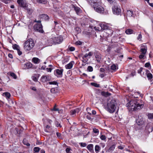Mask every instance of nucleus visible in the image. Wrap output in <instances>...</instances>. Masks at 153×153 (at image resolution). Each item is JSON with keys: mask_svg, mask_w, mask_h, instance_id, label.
<instances>
[{"mask_svg": "<svg viewBox=\"0 0 153 153\" xmlns=\"http://www.w3.org/2000/svg\"><path fill=\"white\" fill-rule=\"evenodd\" d=\"M3 94L8 98H9L10 96V94L7 92H5Z\"/></svg>", "mask_w": 153, "mask_h": 153, "instance_id": "nucleus-36", "label": "nucleus"}, {"mask_svg": "<svg viewBox=\"0 0 153 153\" xmlns=\"http://www.w3.org/2000/svg\"><path fill=\"white\" fill-rule=\"evenodd\" d=\"M73 7L74 10L75 11L77 14L79 15L82 12V10L81 9L77 6H73Z\"/></svg>", "mask_w": 153, "mask_h": 153, "instance_id": "nucleus-16", "label": "nucleus"}, {"mask_svg": "<svg viewBox=\"0 0 153 153\" xmlns=\"http://www.w3.org/2000/svg\"><path fill=\"white\" fill-rule=\"evenodd\" d=\"M94 8L96 12L100 13H103L104 12V9L102 6L101 2H99V4L94 6Z\"/></svg>", "mask_w": 153, "mask_h": 153, "instance_id": "nucleus-4", "label": "nucleus"}, {"mask_svg": "<svg viewBox=\"0 0 153 153\" xmlns=\"http://www.w3.org/2000/svg\"><path fill=\"white\" fill-rule=\"evenodd\" d=\"M33 80H34V81H36L37 80V78L35 76H33Z\"/></svg>", "mask_w": 153, "mask_h": 153, "instance_id": "nucleus-64", "label": "nucleus"}, {"mask_svg": "<svg viewBox=\"0 0 153 153\" xmlns=\"http://www.w3.org/2000/svg\"><path fill=\"white\" fill-rule=\"evenodd\" d=\"M63 71V69H61L60 70L57 69L54 71V74L57 77H61L62 76Z\"/></svg>", "mask_w": 153, "mask_h": 153, "instance_id": "nucleus-8", "label": "nucleus"}, {"mask_svg": "<svg viewBox=\"0 0 153 153\" xmlns=\"http://www.w3.org/2000/svg\"><path fill=\"white\" fill-rule=\"evenodd\" d=\"M88 58H90V57L92 56L93 54V53L92 52H90L88 53Z\"/></svg>", "mask_w": 153, "mask_h": 153, "instance_id": "nucleus-52", "label": "nucleus"}, {"mask_svg": "<svg viewBox=\"0 0 153 153\" xmlns=\"http://www.w3.org/2000/svg\"><path fill=\"white\" fill-rule=\"evenodd\" d=\"M100 149V147L98 145H96L95 147V150L96 153H98Z\"/></svg>", "mask_w": 153, "mask_h": 153, "instance_id": "nucleus-29", "label": "nucleus"}, {"mask_svg": "<svg viewBox=\"0 0 153 153\" xmlns=\"http://www.w3.org/2000/svg\"><path fill=\"white\" fill-rule=\"evenodd\" d=\"M100 71L101 72H104L105 71V70L103 68H101L100 69Z\"/></svg>", "mask_w": 153, "mask_h": 153, "instance_id": "nucleus-59", "label": "nucleus"}, {"mask_svg": "<svg viewBox=\"0 0 153 153\" xmlns=\"http://www.w3.org/2000/svg\"><path fill=\"white\" fill-rule=\"evenodd\" d=\"M148 117L149 119H153V113L149 114L148 115Z\"/></svg>", "mask_w": 153, "mask_h": 153, "instance_id": "nucleus-44", "label": "nucleus"}, {"mask_svg": "<svg viewBox=\"0 0 153 153\" xmlns=\"http://www.w3.org/2000/svg\"><path fill=\"white\" fill-rule=\"evenodd\" d=\"M125 33L127 34H130L133 33V31L131 29H128L126 30Z\"/></svg>", "mask_w": 153, "mask_h": 153, "instance_id": "nucleus-27", "label": "nucleus"}, {"mask_svg": "<svg viewBox=\"0 0 153 153\" xmlns=\"http://www.w3.org/2000/svg\"><path fill=\"white\" fill-rule=\"evenodd\" d=\"M8 56L9 58H13V55L11 53H9L8 54Z\"/></svg>", "mask_w": 153, "mask_h": 153, "instance_id": "nucleus-63", "label": "nucleus"}, {"mask_svg": "<svg viewBox=\"0 0 153 153\" xmlns=\"http://www.w3.org/2000/svg\"><path fill=\"white\" fill-rule=\"evenodd\" d=\"M33 28L36 31L41 33H43L44 31L42 29V25L41 24H38L34 25Z\"/></svg>", "mask_w": 153, "mask_h": 153, "instance_id": "nucleus-7", "label": "nucleus"}, {"mask_svg": "<svg viewBox=\"0 0 153 153\" xmlns=\"http://www.w3.org/2000/svg\"><path fill=\"white\" fill-rule=\"evenodd\" d=\"M75 63L74 61H71L69 63L65 65V68L66 69H71Z\"/></svg>", "mask_w": 153, "mask_h": 153, "instance_id": "nucleus-13", "label": "nucleus"}, {"mask_svg": "<svg viewBox=\"0 0 153 153\" xmlns=\"http://www.w3.org/2000/svg\"><path fill=\"white\" fill-rule=\"evenodd\" d=\"M34 63L36 64L38 63L39 62L40 60L37 58H33L32 59Z\"/></svg>", "mask_w": 153, "mask_h": 153, "instance_id": "nucleus-28", "label": "nucleus"}, {"mask_svg": "<svg viewBox=\"0 0 153 153\" xmlns=\"http://www.w3.org/2000/svg\"><path fill=\"white\" fill-rule=\"evenodd\" d=\"M32 67V64L30 62H27L24 65V68L25 69L31 68Z\"/></svg>", "mask_w": 153, "mask_h": 153, "instance_id": "nucleus-18", "label": "nucleus"}, {"mask_svg": "<svg viewBox=\"0 0 153 153\" xmlns=\"http://www.w3.org/2000/svg\"><path fill=\"white\" fill-rule=\"evenodd\" d=\"M115 146L114 145H111L109 148V149L106 151V152L107 153H111L115 149Z\"/></svg>", "mask_w": 153, "mask_h": 153, "instance_id": "nucleus-21", "label": "nucleus"}, {"mask_svg": "<svg viewBox=\"0 0 153 153\" xmlns=\"http://www.w3.org/2000/svg\"><path fill=\"white\" fill-rule=\"evenodd\" d=\"M117 66L114 64L111 66V69L113 70H116L117 69Z\"/></svg>", "mask_w": 153, "mask_h": 153, "instance_id": "nucleus-38", "label": "nucleus"}, {"mask_svg": "<svg viewBox=\"0 0 153 153\" xmlns=\"http://www.w3.org/2000/svg\"><path fill=\"white\" fill-rule=\"evenodd\" d=\"M56 90V89L53 88H52L51 90V92L53 93H56V91H55V90Z\"/></svg>", "mask_w": 153, "mask_h": 153, "instance_id": "nucleus-50", "label": "nucleus"}, {"mask_svg": "<svg viewBox=\"0 0 153 153\" xmlns=\"http://www.w3.org/2000/svg\"><path fill=\"white\" fill-rule=\"evenodd\" d=\"M49 84L50 85H58V83L56 82V81H52V82H48Z\"/></svg>", "mask_w": 153, "mask_h": 153, "instance_id": "nucleus-35", "label": "nucleus"}, {"mask_svg": "<svg viewBox=\"0 0 153 153\" xmlns=\"http://www.w3.org/2000/svg\"><path fill=\"white\" fill-rule=\"evenodd\" d=\"M101 94L103 96L107 97L110 96L111 94L107 92L102 91Z\"/></svg>", "mask_w": 153, "mask_h": 153, "instance_id": "nucleus-25", "label": "nucleus"}, {"mask_svg": "<svg viewBox=\"0 0 153 153\" xmlns=\"http://www.w3.org/2000/svg\"><path fill=\"white\" fill-rule=\"evenodd\" d=\"M57 136L59 138H61V134L59 132H57L56 133Z\"/></svg>", "mask_w": 153, "mask_h": 153, "instance_id": "nucleus-53", "label": "nucleus"}, {"mask_svg": "<svg viewBox=\"0 0 153 153\" xmlns=\"http://www.w3.org/2000/svg\"><path fill=\"white\" fill-rule=\"evenodd\" d=\"M126 15L127 16L129 17L132 16L133 15H134L133 12L132 11L130 10H127Z\"/></svg>", "mask_w": 153, "mask_h": 153, "instance_id": "nucleus-24", "label": "nucleus"}, {"mask_svg": "<svg viewBox=\"0 0 153 153\" xmlns=\"http://www.w3.org/2000/svg\"><path fill=\"white\" fill-rule=\"evenodd\" d=\"M75 49V48L74 47H71L69 48V50H70V51H74Z\"/></svg>", "mask_w": 153, "mask_h": 153, "instance_id": "nucleus-57", "label": "nucleus"}, {"mask_svg": "<svg viewBox=\"0 0 153 153\" xmlns=\"http://www.w3.org/2000/svg\"><path fill=\"white\" fill-rule=\"evenodd\" d=\"M79 144L82 147H85L86 146V144L85 143H79Z\"/></svg>", "mask_w": 153, "mask_h": 153, "instance_id": "nucleus-42", "label": "nucleus"}, {"mask_svg": "<svg viewBox=\"0 0 153 153\" xmlns=\"http://www.w3.org/2000/svg\"><path fill=\"white\" fill-rule=\"evenodd\" d=\"M96 60L98 62H100L101 61V57L100 54L97 52H96L94 53Z\"/></svg>", "mask_w": 153, "mask_h": 153, "instance_id": "nucleus-15", "label": "nucleus"}, {"mask_svg": "<svg viewBox=\"0 0 153 153\" xmlns=\"http://www.w3.org/2000/svg\"><path fill=\"white\" fill-rule=\"evenodd\" d=\"M27 10L28 13L29 14L31 13L33 11L32 9H27Z\"/></svg>", "mask_w": 153, "mask_h": 153, "instance_id": "nucleus-51", "label": "nucleus"}, {"mask_svg": "<svg viewBox=\"0 0 153 153\" xmlns=\"http://www.w3.org/2000/svg\"><path fill=\"white\" fill-rule=\"evenodd\" d=\"M56 105H55L54 107L53 108V109L52 110H53L54 111H59V109L58 108H56Z\"/></svg>", "mask_w": 153, "mask_h": 153, "instance_id": "nucleus-54", "label": "nucleus"}, {"mask_svg": "<svg viewBox=\"0 0 153 153\" xmlns=\"http://www.w3.org/2000/svg\"><path fill=\"white\" fill-rule=\"evenodd\" d=\"M124 148V146H118V149H123Z\"/></svg>", "mask_w": 153, "mask_h": 153, "instance_id": "nucleus-58", "label": "nucleus"}, {"mask_svg": "<svg viewBox=\"0 0 153 153\" xmlns=\"http://www.w3.org/2000/svg\"><path fill=\"white\" fill-rule=\"evenodd\" d=\"M82 58L83 59L82 61V62L84 63L87 62L89 58L88 53H86L84 56H83Z\"/></svg>", "mask_w": 153, "mask_h": 153, "instance_id": "nucleus-19", "label": "nucleus"}, {"mask_svg": "<svg viewBox=\"0 0 153 153\" xmlns=\"http://www.w3.org/2000/svg\"><path fill=\"white\" fill-rule=\"evenodd\" d=\"M100 139L102 140H104L106 139V137L104 135H102L100 137Z\"/></svg>", "mask_w": 153, "mask_h": 153, "instance_id": "nucleus-48", "label": "nucleus"}, {"mask_svg": "<svg viewBox=\"0 0 153 153\" xmlns=\"http://www.w3.org/2000/svg\"><path fill=\"white\" fill-rule=\"evenodd\" d=\"M136 122L137 124L139 125H141L143 124L142 120H137Z\"/></svg>", "mask_w": 153, "mask_h": 153, "instance_id": "nucleus-40", "label": "nucleus"}, {"mask_svg": "<svg viewBox=\"0 0 153 153\" xmlns=\"http://www.w3.org/2000/svg\"><path fill=\"white\" fill-rule=\"evenodd\" d=\"M23 144L25 145H26L27 146H29L30 145V144L27 142L26 140L25 139H24L23 141Z\"/></svg>", "mask_w": 153, "mask_h": 153, "instance_id": "nucleus-34", "label": "nucleus"}, {"mask_svg": "<svg viewBox=\"0 0 153 153\" xmlns=\"http://www.w3.org/2000/svg\"><path fill=\"white\" fill-rule=\"evenodd\" d=\"M88 2L93 8L94 7V6L97 5V4H99V2H100L98 1V0H88Z\"/></svg>", "mask_w": 153, "mask_h": 153, "instance_id": "nucleus-10", "label": "nucleus"}, {"mask_svg": "<svg viewBox=\"0 0 153 153\" xmlns=\"http://www.w3.org/2000/svg\"><path fill=\"white\" fill-rule=\"evenodd\" d=\"M0 1L5 4L8 3L9 1V0H0Z\"/></svg>", "mask_w": 153, "mask_h": 153, "instance_id": "nucleus-56", "label": "nucleus"}, {"mask_svg": "<svg viewBox=\"0 0 153 153\" xmlns=\"http://www.w3.org/2000/svg\"><path fill=\"white\" fill-rule=\"evenodd\" d=\"M17 2L22 7H26L27 6V4L25 0H17Z\"/></svg>", "mask_w": 153, "mask_h": 153, "instance_id": "nucleus-9", "label": "nucleus"}, {"mask_svg": "<svg viewBox=\"0 0 153 153\" xmlns=\"http://www.w3.org/2000/svg\"><path fill=\"white\" fill-rule=\"evenodd\" d=\"M17 51V53H18V54L19 56L21 55L22 53V51H21L20 50V49H19Z\"/></svg>", "mask_w": 153, "mask_h": 153, "instance_id": "nucleus-55", "label": "nucleus"}, {"mask_svg": "<svg viewBox=\"0 0 153 153\" xmlns=\"http://www.w3.org/2000/svg\"><path fill=\"white\" fill-rule=\"evenodd\" d=\"M88 114H89V115H87L86 116V118L89 120H92V119H91L90 115H91V113H90L89 112H88Z\"/></svg>", "mask_w": 153, "mask_h": 153, "instance_id": "nucleus-39", "label": "nucleus"}, {"mask_svg": "<svg viewBox=\"0 0 153 153\" xmlns=\"http://www.w3.org/2000/svg\"><path fill=\"white\" fill-rule=\"evenodd\" d=\"M93 131L94 133H97L99 132V130L95 128H93Z\"/></svg>", "mask_w": 153, "mask_h": 153, "instance_id": "nucleus-47", "label": "nucleus"}, {"mask_svg": "<svg viewBox=\"0 0 153 153\" xmlns=\"http://www.w3.org/2000/svg\"><path fill=\"white\" fill-rule=\"evenodd\" d=\"M80 111L79 108H77L75 109L72 110L71 111V115L74 117L76 113H78Z\"/></svg>", "mask_w": 153, "mask_h": 153, "instance_id": "nucleus-17", "label": "nucleus"}, {"mask_svg": "<svg viewBox=\"0 0 153 153\" xmlns=\"http://www.w3.org/2000/svg\"><path fill=\"white\" fill-rule=\"evenodd\" d=\"M87 70L90 72H91L93 71V68L91 66H88V67Z\"/></svg>", "mask_w": 153, "mask_h": 153, "instance_id": "nucleus-41", "label": "nucleus"}, {"mask_svg": "<svg viewBox=\"0 0 153 153\" xmlns=\"http://www.w3.org/2000/svg\"><path fill=\"white\" fill-rule=\"evenodd\" d=\"M105 76V74H100L99 75L102 78H103Z\"/></svg>", "mask_w": 153, "mask_h": 153, "instance_id": "nucleus-62", "label": "nucleus"}, {"mask_svg": "<svg viewBox=\"0 0 153 153\" xmlns=\"http://www.w3.org/2000/svg\"><path fill=\"white\" fill-rule=\"evenodd\" d=\"M40 17L44 18L46 20H48L49 19L48 16L46 14H42L40 15Z\"/></svg>", "mask_w": 153, "mask_h": 153, "instance_id": "nucleus-26", "label": "nucleus"}, {"mask_svg": "<svg viewBox=\"0 0 153 153\" xmlns=\"http://www.w3.org/2000/svg\"><path fill=\"white\" fill-rule=\"evenodd\" d=\"M87 148L89 152L92 153H94L93 149V145L92 144H90L87 146Z\"/></svg>", "mask_w": 153, "mask_h": 153, "instance_id": "nucleus-20", "label": "nucleus"}, {"mask_svg": "<svg viewBox=\"0 0 153 153\" xmlns=\"http://www.w3.org/2000/svg\"><path fill=\"white\" fill-rule=\"evenodd\" d=\"M76 44L79 45H80L82 44V42L80 41H78L76 42Z\"/></svg>", "mask_w": 153, "mask_h": 153, "instance_id": "nucleus-61", "label": "nucleus"}, {"mask_svg": "<svg viewBox=\"0 0 153 153\" xmlns=\"http://www.w3.org/2000/svg\"><path fill=\"white\" fill-rule=\"evenodd\" d=\"M71 149L70 147H68L66 149V152L67 153H71V152H70V151Z\"/></svg>", "mask_w": 153, "mask_h": 153, "instance_id": "nucleus-46", "label": "nucleus"}, {"mask_svg": "<svg viewBox=\"0 0 153 153\" xmlns=\"http://www.w3.org/2000/svg\"><path fill=\"white\" fill-rule=\"evenodd\" d=\"M13 48L14 49L16 50L17 51L19 49H20L19 46L18 45L16 44H15V45H13Z\"/></svg>", "mask_w": 153, "mask_h": 153, "instance_id": "nucleus-31", "label": "nucleus"}, {"mask_svg": "<svg viewBox=\"0 0 153 153\" xmlns=\"http://www.w3.org/2000/svg\"><path fill=\"white\" fill-rule=\"evenodd\" d=\"M146 74L147 75V76L148 79H150L152 78V74L150 73H149V71L148 70H146Z\"/></svg>", "mask_w": 153, "mask_h": 153, "instance_id": "nucleus-22", "label": "nucleus"}, {"mask_svg": "<svg viewBox=\"0 0 153 153\" xmlns=\"http://www.w3.org/2000/svg\"><path fill=\"white\" fill-rule=\"evenodd\" d=\"M151 66V65L149 62L146 63L145 65V67L148 68Z\"/></svg>", "mask_w": 153, "mask_h": 153, "instance_id": "nucleus-45", "label": "nucleus"}, {"mask_svg": "<svg viewBox=\"0 0 153 153\" xmlns=\"http://www.w3.org/2000/svg\"><path fill=\"white\" fill-rule=\"evenodd\" d=\"M48 41L49 45H51L53 43H55L54 37L48 40Z\"/></svg>", "mask_w": 153, "mask_h": 153, "instance_id": "nucleus-23", "label": "nucleus"}, {"mask_svg": "<svg viewBox=\"0 0 153 153\" xmlns=\"http://www.w3.org/2000/svg\"><path fill=\"white\" fill-rule=\"evenodd\" d=\"M140 101L136 99L132 100L127 104L126 106L128 107L129 111H131L141 108H143V105L140 104Z\"/></svg>", "mask_w": 153, "mask_h": 153, "instance_id": "nucleus-1", "label": "nucleus"}, {"mask_svg": "<svg viewBox=\"0 0 153 153\" xmlns=\"http://www.w3.org/2000/svg\"><path fill=\"white\" fill-rule=\"evenodd\" d=\"M47 71L48 72H51L52 70V69L51 68H48L46 69Z\"/></svg>", "mask_w": 153, "mask_h": 153, "instance_id": "nucleus-60", "label": "nucleus"}, {"mask_svg": "<svg viewBox=\"0 0 153 153\" xmlns=\"http://www.w3.org/2000/svg\"><path fill=\"white\" fill-rule=\"evenodd\" d=\"M99 25L100 27H94V28L95 30L101 31L102 30H106L108 29V25L105 23L100 24Z\"/></svg>", "mask_w": 153, "mask_h": 153, "instance_id": "nucleus-5", "label": "nucleus"}, {"mask_svg": "<svg viewBox=\"0 0 153 153\" xmlns=\"http://www.w3.org/2000/svg\"><path fill=\"white\" fill-rule=\"evenodd\" d=\"M147 48L146 45L142 46L141 47L140 51L141 54L145 55L147 51Z\"/></svg>", "mask_w": 153, "mask_h": 153, "instance_id": "nucleus-12", "label": "nucleus"}, {"mask_svg": "<svg viewBox=\"0 0 153 153\" xmlns=\"http://www.w3.org/2000/svg\"><path fill=\"white\" fill-rule=\"evenodd\" d=\"M115 103L113 100L108 101L106 106L107 110L110 113L113 112L116 108Z\"/></svg>", "mask_w": 153, "mask_h": 153, "instance_id": "nucleus-3", "label": "nucleus"}, {"mask_svg": "<svg viewBox=\"0 0 153 153\" xmlns=\"http://www.w3.org/2000/svg\"><path fill=\"white\" fill-rule=\"evenodd\" d=\"M145 55L144 54H141L139 56V58H140V59H144V57H145Z\"/></svg>", "mask_w": 153, "mask_h": 153, "instance_id": "nucleus-49", "label": "nucleus"}, {"mask_svg": "<svg viewBox=\"0 0 153 153\" xmlns=\"http://www.w3.org/2000/svg\"><path fill=\"white\" fill-rule=\"evenodd\" d=\"M37 2L39 3L46 4L47 3V1L46 0H37Z\"/></svg>", "mask_w": 153, "mask_h": 153, "instance_id": "nucleus-30", "label": "nucleus"}, {"mask_svg": "<svg viewBox=\"0 0 153 153\" xmlns=\"http://www.w3.org/2000/svg\"><path fill=\"white\" fill-rule=\"evenodd\" d=\"M55 125L57 127H59L60 128L62 127V126L57 121H56Z\"/></svg>", "mask_w": 153, "mask_h": 153, "instance_id": "nucleus-43", "label": "nucleus"}, {"mask_svg": "<svg viewBox=\"0 0 153 153\" xmlns=\"http://www.w3.org/2000/svg\"><path fill=\"white\" fill-rule=\"evenodd\" d=\"M146 71V70L145 69H144L142 68H141L140 69L138 70V73L139 74H140L142 75L141 72H143V71Z\"/></svg>", "mask_w": 153, "mask_h": 153, "instance_id": "nucleus-37", "label": "nucleus"}, {"mask_svg": "<svg viewBox=\"0 0 153 153\" xmlns=\"http://www.w3.org/2000/svg\"><path fill=\"white\" fill-rule=\"evenodd\" d=\"M112 11L114 14L119 15L121 13V9L119 6L114 5L112 7Z\"/></svg>", "mask_w": 153, "mask_h": 153, "instance_id": "nucleus-6", "label": "nucleus"}, {"mask_svg": "<svg viewBox=\"0 0 153 153\" xmlns=\"http://www.w3.org/2000/svg\"><path fill=\"white\" fill-rule=\"evenodd\" d=\"M55 43H60L63 40V38L61 36L54 37Z\"/></svg>", "mask_w": 153, "mask_h": 153, "instance_id": "nucleus-14", "label": "nucleus"}, {"mask_svg": "<svg viewBox=\"0 0 153 153\" xmlns=\"http://www.w3.org/2000/svg\"><path fill=\"white\" fill-rule=\"evenodd\" d=\"M91 84L93 86L96 87L98 88L100 87V85L99 84H98L97 83H95L94 82H91Z\"/></svg>", "mask_w": 153, "mask_h": 153, "instance_id": "nucleus-32", "label": "nucleus"}, {"mask_svg": "<svg viewBox=\"0 0 153 153\" xmlns=\"http://www.w3.org/2000/svg\"><path fill=\"white\" fill-rule=\"evenodd\" d=\"M51 78L48 75L42 76L41 78V81L43 82H45L50 80Z\"/></svg>", "mask_w": 153, "mask_h": 153, "instance_id": "nucleus-11", "label": "nucleus"}, {"mask_svg": "<svg viewBox=\"0 0 153 153\" xmlns=\"http://www.w3.org/2000/svg\"><path fill=\"white\" fill-rule=\"evenodd\" d=\"M35 43L33 40L30 39L26 41L23 44L24 48L26 51H28L31 50L33 48Z\"/></svg>", "mask_w": 153, "mask_h": 153, "instance_id": "nucleus-2", "label": "nucleus"}, {"mask_svg": "<svg viewBox=\"0 0 153 153\" xmlns=\"http://www.w3.org/2000/svg\"><path fill=\"white\" fill-rule=\"evenodd\" d=\"M10 75L11 76L13 77L14 79H16L17 78V76L13 72L10 73Z\"/></svg>", "mask_w": 153, "mask_h": 153, "instance_id": "nucleus-33", "label": "nucleus"}]
</instances>
